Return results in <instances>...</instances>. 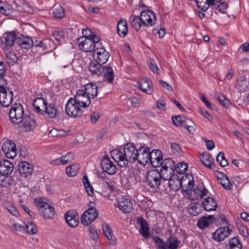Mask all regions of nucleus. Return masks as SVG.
<instances>
[{"label":"nucleus","mask_w":249,"mask_h":249,"mask_svg":"<svg viewBox=\"0 0 249 249\" xmlns=\"http://www.w3.org/2000/svg\"><path fill=\"white\" fill-rule=\"evenodd\" d=\"M129 21L133 28L136 31H138L143 26V23H141L140 17L131 16L130 17Z\"/></svg>","instance_id":"obj_38"},{"label":"nucleus","mask_w":249,"mask_h":249,"mask_svg":"<svg viewBox=\"0 0 249 249\" xmlns=\"http://www.w3.org/2000/svg\"><path fill=\"white\" fill-rule=\"evenodd\" d=\"M161 174L157 170L149 171L146 175V183L151 188H157L160 184Z\"/></svg>","instance_id":"obj_7"},{"label":"nucleus","mask_w":249,"mask_h":249,"mask_svg":"<svg viewBox=\"0 0 249 249\" xmlns=\"http://www.w3.org/2000/svg\"><path fill=\"white\" fill-rule=\"evenodd\" d=\"M231 249H242V245L237 237L232 238L229 241Z\"/></svg>","instance_id":"obj_46"},{"label":"nucleus","mask_w":249,"mask_h":249,"mask_svg":"<svg viewBox=\"0 0 249 249\" xmlns=\"http://www.w3.org/2000/svg\"><path fill=\"white\" fill-rule=\"evenodd\" d=\"M64 217L69 226L73 228L78 226L79 217L76 212L68 211L65 214Z\"/></svg>","instance_id":"obj_21"},{"label":"nucleus","mask_w":249,"mask_h":249,"mask_svg":"<svg viewBox=\"0 0 249 249\" xmlns=\"http://www.w3.org/2000/svg\"><path fill=\"white\" fill-rule=\"evenodd\" d=\"M2 150L7 158L14 159L17 156L16 144L11 140H7L3 142Z\"/></svg>","instance_id":"obj_9"},{"label":"nucleus","mask_w":249,"mask_h":249,"mask_svg":"<svg viewBox=\"0 0 249 249\" xmlns=\"http://www.w3.org/2000/svg\"><path fill=\"white\" fill-rule=\"evenodd\" d=\"M214 219L213 215L202 217L198 221L197 226L201 229H205L213 223Z\"/></svg>","instance_id":"obj_37"},{"label":"nucleus","mask_w":249,"mask_h":249,"mask_svg":"<svg viewBox=\"0 0 249 249\" xmlns=\"http://www.w3.org/2000/svg\"><path fill=\"white\" fill-rule=\"evenodd\" d=\"M62 161V165H65L71 162L73 159V155L71 153H68L66 155L61 157Z\"/></svg>","instance_id":"obj_57"},{"label":"nucleus","mask_w":249,"mask_h":249,"mask_svg":"<svg viewBox=\"0 0 249 249\" xmlns=\"http://www.w3.org/2000/svg\"><path fill=\"white\" fill-rule=\"evenodd\" d=\"M172 121L174 125L176 126H181L183 127L185 125V124L187 123V120L183 119L182 117L179 115L174 116L172 117Z\"/></svg>","instance_id":"obj_49"},{"label":"nucleus","mask_w":249,"mask_h":249,"mask_svg":"<svg viewBox=\"0 0 249 249\" xmlns=\"http://www.w3.org/2000/svg\"><path fill=\"white\" fill-rule=\"evenodd\" d=\"M94 203H89V208L83 213L81 217V223L84 226H88L92 223L98 216L99 213L93 206Z\"/></svg>","instance_id":"obj_6"},{"label":"nucleus","mask_w":249,"mask_h":249,"mask_svg":"<svg viewBox=\"0 0 249 249\" xmlns=\"http://www.w3.org/2000/svg\"><path fill=\"white\" fill-rule=\"evenodd\" d=\"M138 86L139 89L148 94H151L153 91L151 87V81L147 78L141 80L138 83Z\"/></svg>","instance_id":"obj_28"},{"label":"nucleus","mask_w":249,"mask_h":249,"mask_svg":"<svg viewBox=\"0 0 249 249\" xmlns=\"http://www.w3.org/2000/svg\"><path fill=\"white\" fill-rule=\"evenodd\" d=\"M34 201L36 205L38 208L39 213L44 218L52 219L54 217L55 211L53 207L43 201L40 198H35Z\"/></svg>","instance_id":"obj_3"},{"label":"nucleus","mask_w":249,"mask_h":249,"mask_svg":"<svg viewBox=\"0 0 249 249\" xmlns=\"http://www.w3.org/2000/svg\"><path fill=\"white\" fill-rule=\"evenodd\" d=\"M157 107L161 110H166V105L164 101L163 100L160 99L157 102Z\"/></svg>","instance_id":"obj_62"},{"label":"nucleus","mask_w":249,"mask_h":249,"mask_svg":"<svg viewBox=\"0 0 249 249\" xmlns=\"http://www.w3.org/2000/svg\"><path fill=\"white\" fill-rule=\"evenodd\" d=\"M168 170L166 171H163V169L160 170V172L161 174V178L163 180H169V179H171L173 178V176H171V172H174V171H171L169 170V172H168Z\"/></svg>","instance_id":"obj_59"},{"label":"nucleus","mask_w":249,"mask_h":249,"mask_svg":"<svg viewBox=\"0 0 249 249\" xmlns=\"http://www.w3.org/2000/svg\"><path fill=\"white\" fill-rule=\"evenodd\" d=\"M117 33L122 37H124L128 33L127 23L125 20L121 19L117 25Z\"/></svg>","instance_id":"obj_33"},{"label":"nucleus","mask_w":249,"mask_h":249,"mask_svg":"<svg viewBox=\"0 0 249 249\" xmlns=\"http://www.w3.org/2000/svg\"><path fill=\"white\" fill-rule=\"evenodd\" d=\"M13 94L7 87L0 90V104L3 107H8L12 103Z\"/></svg>","instance_id":"obj_11"},{"label":"nucleus","mask_w":249,"mask_h":249,"mask_svg":"<svg viewBox=\"0 0 249 249\" xmlns=\"http://www.w3.org/2000/svg\"><path fill=\"white\" fill-rule=\"evenodd\" d=\"M213 9L217 10L219 12L223 14L226 13V10L228 5L222 0L220 1L219 3H216L215 5H213Z\"/></svg>","instance_id":"obj_43"},{"label":"nucleus","mask_w":249,"mask_h":249,"mask_svg":"<svg viewBox=\"0 0 249 249\" xmlns=\"http://www.w3.org/2000/svg\"><path fill=\"white\" fill-rule=\"evenodd\" d=\"M10 184V179L9 177L0 175V187L7 188Z\"/></svg>","instance_id":"obj_53"},{"label":"nucleus","mask_w":249,"mask_h":249,"mask_svg":"<svg viewBox=\"0 0 249 249\" xmlns=\"http://www.w3.org/2000/svg\"><path fill=\"white\" fill-rule=\"evenodd\" d=\"M197 7L203 11H206L209 8L210 5L208 0H195Z\"/></svg>","instance_id":"obj_50"},{"label":"nucleus","mask_w":249,"mask_h":249,"mask_svg":"<svg viewBox=\"0 0 249 249\" xmlns=\"http://www.w3.org/2000/svg\"><path fill=\"white\" fill-rule=\"evenodd\" d=\"M102 230L104 234L107 239L111 240L113 239V235L109 225L107 223L103 224L102 225Z\"/></svg>","instance_id":"obj_45"},{"label":"nucleus","mask_w":249,"mask_h":249,"mask_svg":"<svg viewBox=\"0 0 249 249\" xmlns=\"http://www.w3.org/2000/svg\"><path fill=\"white\" fill-rule=\"evenodd\" d=\"M137 150L132 143L124 145L123 151L114 149L111 151L112 158L122 167L127 165L128 162H133L136 160Z\"/></svg>","instance_id":"obj_1"},{"label":"nucleus","mask_w":249,"mask_h":249,"mask_svg":"<svg viewBox=\"0 0 249 249\" xmlns=\"http://www.w3.org/2000/svg\"><path fill=\"white\" fill-rule=\"evenodd\" d=\"M80 169L79 164H73L67 166L66 169L67 175L69 177H74L77 175Z\"/></svg>","instance_id":"obj_40"},{"label":"nucleus","mask_w":249,"mask_h":249,"mask_svg":"<svg viewBox=\"0 0 249 249\" xmlns=\"http://www.w3.org/2000/svg\"><path fill=\"white\" fill-rule=\"evenodd\" d=\"M188 165L184 162H180L178 163L176 167V171L180 174L184 173L188 169Z\"/></svg>","instance_id":"obj_51"},{"label":"nucleus","mask_w":249,"mask_h":249,"mask_svg":"<svg viewBox=\"0 0 249 249\" xmlns=\"http://www.w3.org/2000/svg\"><path fill=\"white\" fill-rule=\"evenodd\" d=\"M12 6L6 1H1L0 2V12L4 15L10 14Z\"/></svg>","instance_id":"obj_42"},{"label":"nucleus","mask_w":249,"mask_h":249,"mask_svg":"<svg viewBox=\"0 0 249 249\" xmlns=\"http://www.w3.org/2000/svg\"><path fill=\"white\" fill-rule=\"evenodd\" d=\"M168 185L170 190L173 191L179 190L181 187L183 191L189 192L194 186L193 177L191 174H187L180 179L177 175L173 176V178L169 179Z\"/></svg>","instance_id":"obj_2"},{"label":"nucleus","mask_w":249,"mask_h":249,"mask_svg":"<svg viewBox=\"0 0 249 249\" xmlns=\"http://www.w3.org/2000/svg\"><path fill=\"white\" fill-rule=\"evenodd\" d=\"M103 73H104V76L108 83H113L114 80V72L110 66H104Z\"/></svg>","instance_id":"obj_41"},{"label":"nucleus","mask_w":249,"mask_h":249,"mask_svg":"<svg viewBox=\"0 0 249 249\" xmlns=\"http://www.w3.org/2000/svg\"><path fill=\"white\" fill-rule=\"evenodd\" d=\"M25 228L26 229V231L31 234H34L37 233V227L32 222H29L26 224Z\"/></svg>","instance_id":"obj_52"},{"label":"nucleus","mask_w":249,"mask_h":249,"mask_svg":"<svg viewBox=\"0 0 249 249\" xmlns=\"http://www.w3.org/2000/svg\"><path fill=\"white\" fill-rule=\"evenodd\" d=\"M80 105L74 99L71 98L68 100L65 107L66 114L71 117L76 118L82 116L83 110Z\"/></svg>","instance_id":"obj_5"},{"label":"nucleus","mask_w":249,"mask_h":249,"mask_svg":"<svg viewBox=\"0 0 249 249\" xmlns=\"http://www.w3.org/2000/svg\"><path fill=\"white\" fill-rule=\"evenodd\" d=\"M149 161L154 167H160L162 165V155L161 151L153 149L150 154Z\"/></svg>","instance_id":"obj_16"},{"label":"nucleus","mask_w":249,"mask_h":249,"mask_svg":"<svg viewBox=\"0 0 249 249\" xmlns=\"http://www.w3.org/2000/svg\"><path fill=\"white\" fill-rule=\"evenodd\" d=\"M231 232V231L228 227L220 228L213 234L212 237L213 240L220 242L228 237Z\"/></svg>","instance_id":"obj_19"},{"label":"nucleus","mask_w":249,"mask_h":249,"mask_svg":"<svg viewBox=\"0 0 249 249\" xmlns=\"http://www.w3.org/2000/svg\"><path fill=\"white\" fill-rule=\"evenodd\" d=\"M220 184L226 190H229L231 189V182L227 176L220 181Z\"/></svg>","instance_id":"obj_60"},{"label":"nucleus","mask_w":249,"mask_h":249,"mask_svg":"<svg viewBox=\"0 0 249 249\" xmlns=\"http://www.w3.org/2000/svg\"><path fill=\"white\" fill-rule=\"evenodd\" d=\"M173 161L170 158L165 159L162 160V165L161 169H163V171L167 172L168 170L172 171L173 166Z\"/></svg>","instance_id":"obj_44"},{"label":"nucleus","mask_w":249,"mask_h":249,"mask_svg":"<svg viewBox=\"0 0 249 249\" xmlns=\"http://www.w3.org/2000/svg\"><path fill=\"white\" fill-rule=\"evenodd\" d=\"M34 47L39 48L42 51L46 50L48 52L55 48L53 41L50 38H46L40 41H36Z\"/></svg>","instance_id":"obj_18"},{"label":"nucleus","mask_w":249,"mask_h":249,"mask_svg":"<svg viewBox=\"0 0 249 249\" xmlns=\"http://www.w3.org/2000/svg\"><path fill=\"white\" fill-rule=\"evenodd\" d=\"M171 151L177 155L181 153V149L179 145L177 143H172L171 145Z\"/></svg>","instance_id":"obj_61"},{"label":"nucleus","mask_w":249,"mask_h":249,"mask_svg":"<svg viewBox=\"0 0 249 249\" xmlns=\"http://www.w3.org/2000/svg\"><path fill=\"white\" fill-rule=\"evenodd\" d=\"M208 191L205 187L200 186L195 188L191 192V196L193 199H201L204 196H206Z\"/></svg>","instance_id":"obj_31"},{"label":"nucleus","mask_w":249,"mask_h":249,"mask_svg":"<svg viewBox=\"0 0 249 249\" xmlns=\"http://www.w3.org/2000/svg\"><path fill=\"white\" fill-rule=\"evenodd\" d=\"M18 11L30 13L31 11L29 4L26 0H15L13 2Z\"/></svg>","instance_id":"obj_36"},{"label":"nucleus","mask_w":249,"mask_h":249,"mask_svg":"<svg viewBox=\"0 0 249 249\" xmlns=\"http://www.w3.org/2000/svg\"><path fill=\"white\" fill-rule=\"evenodd\" d=\"M118 208L124 213H129L133 210V204L126 196H121L118 199Z\"/></svg>","instance_id":"obj_15"},{"label":"nucleus","mask_w":249,"mask_h":249,"mask_svg":"<svg viewBox=\"0 0 249 249\" xmlns=\"http://www.w3.org/2000/svg\"><path fill=\"white\" fill-rule=\"evenodd\" d=\"M72 98L83 108L88 107L91 104L90 97L81 89L78 90L74 97Z\"/></svg>","instance_id":"obj_10"},{"label":"nucleus","mask_w":249,"mask_h":249,"mask_svg":"<svg viewBox=\"0 0 249 249\" xmlns=\"http://www.w3.org/2000/svg\"><path fill=\"white\" fill-rule=\"evenodd\" d=\"M20 127L22 131H28L33 129L36 126V123L33 116L25 115Z\"/></svg>","instance_id":"obj_20"},{"label":"nucleus","mask_w":249,"mask_h":249,"mask_svg":"<svg viewBox=\"0 0 249 249\" xmlns=\"http://www.w3.org/2000/svg\"><path fill=\"white\" fill-rule=\"evenodd\" d=\"M183 127L186 129L188 132L190 134H193L195 131L194 126L193 125L189 124L188 122L185 124V125Z\"/></svg>","instance_id":"obj_64"},{"label":"nucleus","mask_w":249,"mask_h":249,"mask_svg":"<svg viewBox=\"0 0 249 249\" xmlns=\"http://www.w3.org/2000/svg\"><path fill=\"white\" fill-rule=\"evenodd\" d=\"M199 159L202 163L210 169H213L214 166L213 159L212 156L207 153H203L199 156Z\"/></svg>","instance_id":"obj_29"},{"label":"nucleus","mask_w":249,"mask_h":249,"mask_svg":"<svg viewBox=\"0 0 249 249\" xmlns=\"http://www.w3.org/2000/svg\"><path fill=\"white\" fill-rule=\"evenodd\" d=\"M44 113L46 114L48 117L50 118L53 119L55 118L58 114L56 105L53 103L49 105H47L43 111V114Z\"/></svg>","instance_id":"obj_35"},{"label":"nucleus","mask_w":249,"mask_h":249,"mask_svg":"<svg viewBox=\"0 0 249 249\" xmlns=\"http://www.w3.org/2000/svg\"><path fill=\"white\" fill-rule=\"evenodd\" d=\"M53 15L56 18H62L64 17L65 13L63 8L59 6L53 11Z\"/></svg>","instance_id":"obj_56"},{"label":"nucleus","mask_w":249,"mask_h":249,"mask_svg":"<svg viewBox=\"0 0 249 249\" xmlns=\"http://www.w3.org/2000/svg\"><path fill=\"white\" fill-rule=\"evenodd\" d=\"M166 243L167 247L169 249H177L180 241L176 237H173L172 233H171L167 240Z\"/></svg>","instance_id":"obj_39"},{"label":"nucleus","mask_w":249,"mask_h":249,"mask_svg":"<svg viewBox=\"0 0 249 249\" xmlns=\"http://www.w3.org/2000/svg\"><path fill=\"white\" fill-rule=\"evenodd\" d=\"M101 165L104 172L109 175L115 174L117 170L116 166L108 157L105 156L101 160Z\"/></svg>","instance_id":"obj_12"},{"label":"nucleus","mask_w":249,"mask_h":249,"mask_svg":"<svg viewBox=\"0 0 249 249\" xmlns=\"http://www.w3.org/2000/svg\"><path fill=\"white\" fill-rule=\"evenodd\" d=\"M89 39L93 42L94 45L96 46V44H97L100 40V38L93 33L90 35V36Z\"/></svg>","instance_id":"obj_63"},{"label":"nucleus","mask_w":249,"mask_h":249,"mask_svg":"<svg viewBox=\"0 0 249 249\" xmlns=\"http://www.w3.org/2000/svg\"><path fill=\"white\" fill-rule=\"evenodd\" d=\"M153 239L159 249H166L167 246L165 242L160 238L158 236H154Z\"/></svg>","instance_id":"obj_55"},{"label":"nucleus","mask_w":249,"mask_h":249,"mask_svg":"<svg viewBox=\"0 0 249 249\" xmlns=\"http://www.w3.org/2000/svg\"><path fill=\"white\" fill-rule=\"evenodd\" d=\"M13 169V164L8 160L0 161V173L1 175H9L12 173Z\"/></svg>","instance_id":"obj_25"},{"label":"nucleus","mask_w":249,"mask_h":249,"mask_svg":"<svg viewBox=\"0 0 249 249\" xmlns=\"http://www.w3.org/2000/svg\"><path fill=\"white\" fill-rule=\"evenodd\" d=\"M23 107L19 104H15L12 106L9 112V116L11 123L19 124L22 122L24 115Z\"/></svg>","instance_id":"obj_4"},{"label":"nucleus","mask_w":249,"mask_h":249,"mask_svg":"<svg viewBox=\"0 0 249 249\" xmlns=\"http://www.w3.org/2000/svg\"><path fill=\"white\" fill-rule=\"evenodd\" d=\"M202 205L206 211H215L217 207L214 199L211 197L206 198Z\"/></svg>","instance_id":"obj_32"},{"label":"nucleus","mask_w":249,"mask_h":249,"mask_svg":"<svg viewBox=\"0 0 249 249\" xmlns=\"http://www.w3.org/2000/svg\"><path fill=\"white\" fill-rule=\"evenodd\" d=\"M18 167L19 173L24 177L31 175L33 172V166L26 161L20 162Z\"/></svg>","instance_id":"obj_22"},{"label":"nucleus","mask_w":249,"mask_h":249,"mask_svg":"<svg viewBox=\"0 0 249 249\" xmlns=\"http://www.w3.org/2000/svg\"><path fill=\"white\" fill-rule=\"evenodd\" d=\"M215 98L217 99L219 103L225 107H228L229 106L230 103L229 101L225 98V97L219 93H216L215 94Z\"/></svg>","instance_id":"obj_48"},{"label":"nucleus","mask_w":249,"mask_h":249,"mask_svg":"<svg viewBox=\"0 0 249 249\" xmlns=\"http://www.w3.org/2000/svg\"><path fill=\"white\" fill-rule=\"evenodd\" d=\"M17 36L14 32L6 33L3 36L2 41L4 42L6 47H11L14 42H17Z\"/></svg>","instance_id":"obj_34"},{"label":"nucleus","mask_w":249,"mask_h":249,"mask_svg":"<svg viewBox=\"0 0 249 249\" xmlns=\"http://www.w3.org/2000/svg\"><path fill=\"white\" fill-rule=\"evenodd\" d=\"M98 86L96 84L93 83H89L85 85L84 89H82L85 93L89 96H91V98L94 99L98 95Z\"/></svg>","instance_id":"obj_27"},{"label":"nucleus","mask_w":249,"mask_h":249,"mask_svg":"<svg viewBox=\"0 0 249 249\" xmlns=\"http://www.w3.org/2000/svg\"><path fill=\"white\" fill-rule=\"evenodd\" d=\"M94 60L101 64L107 62L109 57V53L103 48H97L93 53Z\"/></svg>","instance_id":"obj_14"},{"label":"nucleus","mask_w":249,"mask_h":249,"mask_svg":"<svg viewBox=\"0 0 249 249\" xmlns=\"http://www.w3.org/2000/svg\"><path fill=\"white\" fill-rule=\"evenodd\" d=\"M104 66H103L102 64L94 60L89 64L88 69L92 75L100 76L104 71Z\"/></svg>","instance_id":"obj_23"},{"label":"nucleus","mask_w":249,"mask_h":249,"mask_svg":"<svg viewBox=\"0 0 249 249\" xmlns=\"http://www.w3.org/2000/svg\"><path fill=\"white\" fill-rule=\"evenodd\" d=\"M199 204L192 203L188 206L189 212L193 216H196L200 211Z\"/></svg>","instance_id":"obj_47"},{"label":"nucleus","mask_w":249,"mask_h":249,"mask_svg":"<svg viewBox=\"0 0 249 249\" xmlns=\"http://www.w3.org/2000/svg\"><path fill=\"white\" fill-rule=\"evenodd\" d=\"M137 222L140 225V233L145 238L149 237L150 236L149 228L146 221L142 217H140L138 218Z\"/></svg>","instance_id":"obj_30"},{"label":"nucleus","mask_w":249,"mask_h":249,"mask_svg":"<svg viewBox=\"0 0 249 249\" xmlns=\"http://www.w3.org/2000/svg\"><path fill=\"white\" fill-rule=\"evenodd\" d=\"M50 134L53 137H64L67 135L66 133L62 130H58L55 128L52 129L50 131Z\"/></svg>","instance_id":"obj_58"},{"label":"nucleus","mask_w":249,"mask_h":249,"mask_svg":"<svg viewBox=\"0 0 249 249\" xmlns=\"http://www.w3.org/2000/svg\"><path fill=\"white\" fill-rule=\"evenodd\" d=\"M150 152L148 147L142 146L137 150V159L142 165H146L149 161Z\"/></svg>","instance_id":"obj_13"},{"label":"nucleus","mask_w":249,"mask_h":249,"mask_svg":"<svg viewBox=\"0 0 249 249\" xmlns=\"http://www.w3.org/2000/svg\"><path fill=\"white\" fill-rule=\"evenodd\" d=\"M77 43L80 48L86 52H94L96 48V45H94L93 42L89 38L80 37L78 38Z\"/></svg>","instance_id":"obj_17"},{"label":"nucleus","mask_w":249,"mask_h":249,"mask_svg":"<svg viewBox=\"0 0 249 249\" xmlns=\"http://www.w3.org/2000/svg\"><path fill=\"white\" fill-rule=\"evenodd\" d=\"M141 23L143 26L150 27L153 26L156 21V17L155 13L150 10H143L140 15Z\"/></svg>","instance_id":"obj_8"},{"label":"nucleus","mask_w":249,"mask_h":249,"mask_svg":"<svg viewBox=\"0 0 249 249\" xmlns=\"http://www.w3.org/2000/svg\"><path fill=\"white\" fill-rule=\"evenodd\" d=\"M47 104V101L42 97L37 98L33 101L35 111L41 114H43V111Z\"/></svg>","instance_id":"obj_26"},{"label":"nucleus","mask_w":249,"mask_h":249,"mask_svg":"<svg viewBox=\"0 0 249 249\" xmlns=\"http://www.w3.org/2000/svg\"><path fill=\"white\" fill-rule=\"evenodd\" d=\"M17 43L24 49L28 50L34 46V42L31 37L22 35L17 38Z\"/></svg>","instance_id":"obj_24"},{"label":"nucleus","mask_w":249,"mask_h":249,"mask_svg":"<svg viewBox=\"0 0 249 249\" xmlns=\"http://www.w3.org/2000/svg\"><path fill=\"white\" fill-rule=\"evenodd\" d=\"M53 35L55 39L58 41L61 42L64 40V35L62 30H55L53 32Z\"/></svg>","instance_id":"obj_54"}]
</instances>
